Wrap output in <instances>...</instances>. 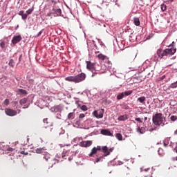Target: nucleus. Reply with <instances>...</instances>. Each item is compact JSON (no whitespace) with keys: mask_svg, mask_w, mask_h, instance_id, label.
<instances>
[{"mask_svg":"<svg viewBox=\"0 0 177 177\" xmlns=\"http://www.w3.org/2000/svg\"><path fill=\"white\" fill-rule=\"evenodd\" d=\"M176 53V48H166L162 50L161 48L158 49L156 54L155 55L154 60L156 62H160L161 59H165L169 56H172V55H175Z\"/></svg>","mask_w":177,"mask_h":177,"instance_id":"obj_1","label":"nucleus"},{"mask_svg":"<svg viewBox=\"0 0 177 177\" xmlns=\"http://www.w3.org/2000/svg\"><path fill=\"white\" fill-rule=\"evenodd\" d=\"M152 122L156 127H164L165 125V118L162 113H158L153 115Z\"/></svg>","mask_w":177,"mask_h":177,"instance_id":"obj_2","label":"nucleus"},{"mask_svg":"<svg viewBox=\"0 0 177 177\" xmlns=\"http://www.w3.org/2000/svg\"><path fill=\"white\" fill-rule=\"evenodd\" d=\"M35 151L37 154H41L44 160H46L47 162L50 161L52 159V155L48 153L44 148H37L36 149Z\"/></svg>","mask_w":177,"mask_h":177,"instance_id":"obj_3","label":"nucleus"},{"mask_svg":"<svg viewBox=\"0 0 177 177\" xmlns=\"http://www.w3.org/2000/svg\"><path fill=\"white\" fill-rule=\"evenodd\" d=\"M86 64L87 70L93 73L92 77H95L97 74V73H93V71H96V67H95V64L92 63L91 61H86Z\"/></svg>","mask_w":177,"mask_h":177,"instance_id":"obj_4","label":"nucleus"},{"mask_svg":"<svg viewBox=\"0 0 177 177\" xmlns=\"http://www.w3.org/2000/svg\"><path fill=\"white\" fill-rule=\"evenodd\" d=\"M85 78H86V75L84 73H82L75 76L76 84H78L79 82H82V81H85Z\"/></svg>","mask_w":177,"mask_h":177,"instance_id":"obj_5","label":"nucleus"},{"mask_svg":"<svg viewBox=\"0 0 177 177\" xmlns=\"http://www.w3.org/2000/svg\"><path fill=\"white\" fill-rule=\"evenodd\" d=\"M104 114V109H99L93 112V115L96 118H103Z\"/></svg>","mask_w":177,"mask_h":177,"instance_id":"obj_6","label":"nucleus"},{"mask_svg":"<svg viewBox=\"0 0 177 177\" xmlns=\"http://www.w3.org/2000/svg\"><path fill=\"white\" fill-rule=\"evenodd\" d=\"M132 92L133 91H127L123 93H120L117 95V100H121V99H124L125 96H129V95H131Z\"/></svg>","mask_w":177,"mask_h":177,"instance_id":"obj_7","label":"nucleus"},{"mask_svg":"<svg viewBox=\"0 0 177 177\" xmlns=\"http://www.w3.org/2000/svg\"><path fill=\"white\" fill-rule=\"evenodd\" d=\"M5 113L6 115H9V117H15V115H17V111H15L10 109H6Z\"/></svg>","mask_w":177,"mask_h":177,"instance_id":"obj_8","label":"nucleus"},{"mask_svg":"<svg viewBox=\"0 0 177 177\" xmlns=\"http://www.w3.org/2000/svg\"><path fill=\"white\" fill-rule=\"evenodd\" d=\"M21 39V35L14 36L12 39V44H13V45H16V44H19Z\"/></svg>","mask_w":177,"mask_h":177,"instance_id":"obj_9","label":"nucleus"},{"mask_svg":"<svg viewBox=\"0 0 177 177\" xmlns=\"http://www.w3.org/2000/svg\"><path fill=\"white\" fill-rule=\"evenodd\" d=\"M100 150H102V147L100 146H97V147H93L91 149V152L89 154V157H92L93 154H96V153H97V151H100Z\"/></svg>","mask_w":177,"mask_h":177,"instance_id":"obj_10","label":"nucleus"},{"mask_svg":"<svg viewBox=\"0 0 177 177\" xmlns=\"http://www.w3.org/2000/svg\"><path fill=\"white\" fill-rule=\"evenodd\" d=\"M102 152L104 153V157H107V156H110V152L109 151V148L107 147V146L102 147Z\"/></svg>","mask_w":177,"mask_h":177,"instance_id":"obj_11","label":"nucleus"},{"mask_svg":"<svg viewBox=\"0 0 177 177\" xmlns=\"http://www.w3.org/2000/svg\"><path fill=\"white\" fill-rule=\"evenodd\" d=\"M52 129H53L52 127L47 126V127H45L42 131H43V133H50V132H52Z\"/></svg>","mask_w":177,"mask_h":177,"instance_id":"obj_12","label":"nucleus"},{"mask_svg":"<svg viewBox=\"0 0 177 177\" xmlns=\"http://www.w3.org/2000/svg\"><path fill=\"white\" fill-rule=\"evenodd\" d=\"M102 135H105L106 136H111L113 134L111 132L107 129H102L101 130Z\"/></svg>","mask_w":177,"mask_h":177,"instance_id":"obj_13","label":"nucleus"},{"mask_svg":"<svg viewBox=\"0 0 177 177\" xmlns=\"http://www.w3.org/2000/svg\"><path fill=\"white\" fill-rule=\"evenodd\" d=\"M65 81H68L69 82H75L76 84L75 76H68L65 78Z\"/></svg>","mask_w":177,"mask_h":177,"instance_id":"obj_14","label":"nucleus"},{"mask_svg":"<svg viewBox=\"0 0 177 177\" xmlns=\"http://www.w3.org/2000/svg\"><path fill=\"white\" fill-rule=\"evenodd\" d=\"M129 118V116L128 115H123L118 117V121H127Z\"/></svg>","mask_w":177,"mask_h":177,"instance_id":"obj_15","label":"nucleus"},{"mask_svg":"<svg viewBox=\"0 0 177 177\" xmlns=\"http://www.w3.org/2000/svg\"><path fill=\"white\" fill-rule=\"evenodd\" d=\"M133 23L137 27L140 26V19L138 17H133Z\"/></svg>","mask_w":177,"mask_h":177,"instance_id":"obj_16","label":"nucleus"},{"mask_svg":"<svg viewBox=\"0 0 177 177\" xmlns=\"http://www.w3.org/2000/svg\"><path fill=\"white\" fill-rule=\"evenodd\" d=\"M19 16H21V19L23 20H26L27 19V14H24V10H21L18 12Z\"/></svg>","mask_w":177,"mask_h":177,"instance_id":"obj_17","label":"nucleus"},{"mask_svg":"<svg viewBox=\"0 0 177 177\" xmlns=\"http://www.w3.org/2000/svg\"><path fill=\"white\" fill-rule=\"evenodd\" d=\"M136 131L138 133L143 134L146 132V129L145 127H138Z\"/></svg>","mask_w":177,"mask_h":177,"instance_id":"obj_18","label":"nucleus"},{"mask_svg":"<svg viewBox=\"0 0 177 177\" xmlns=\"http://www.w3.org/2000/svg\"><path fill=\"white\" fill-rule=\"evenodd\" d=\"M138 102H140V103L145 104V102H146V97L143 96V97H138Z\"/></svg>","mask_w":177,"mask_h":177,"instance_id":"obj_19","label":"nucleus"},{"mask_svg":"<svg viewBox=\"0 0 177 177\" xmlns=\"http://www.w3.org/2000/svg\"><path fill=\"white\" fill-rule=\"evenodd\" d=\"M75 114L74 112L69 113L68 115V120H74Z\"/></svg>","mask_w":177,"mask_h":177,"instance_id":"obj_20","label":"nucleus"},{"mask_svg":"<svg viewBox=\"0 0 177 177\" xmlns=\"http://www.w3.org/2000/svg\"><path fill=\"white\" fill-rule=\"evenodd\" d=\"M27 102H28V100L27 98H23L21 99L20 101H19V104L21 105H23V104H26V103H27Z\"/></svg>","mask_w":177,"mask_h":177,"instance_id":"obj_21","label":"nucleus"},{"mask_svg":"<svg viewBox=\"0 0 177 177\" xmlns=\"http://www.w3.org/2000/svg\"><path fill=\"white\" fill-rule=\"evenodd\" d=\"M32 12H34V7H32V8L28 9L26 11V13L25 15H27V17H28V15H31L32 13Z\"/></svg>","mask_w":177,"mask_h":177,"instance_id":"obj_22","label":"nucleus"},{"mask_svg":"<svg viewBox=\"0 0 177 177\" xmlns=\"http://www.w3.org/2000/svg\"><path fill=\"white\" fill-rule=\"evenodd\" d=\"M0 47L1 48V49H5V48H6V44L5 43L4 41L1 40V43H0Z\"/></svg>","mask_w":177,"mask_h":177,"instance_id":"obj_23","label":"nucleus"},{"mask_svg":"<svg viewBox=\"0 0 177 177\" xmlns=\"http://www.w3.org/2000/svg\"><path fill=\"white\" fill-rule=\"evenodd\" d=\"M116 139H118V140H122V135L120 133H116L115 135Z\"/></svg>","mask_w":177,"mask_h":177,"instance_id":"obj_24","label":"nucleus"},{"mask_svg":"<svg viewBox=\"0 0 177 177\" xmlns=\"http://www.w3.org/2000/svg\"><path fill=\"white\" fill-rule=\"evenodd\" d=\"M54 12H55L57 16H60L62 15V10L60 8L55 10L53 9Z\"/></svg>","mask_w":177,"mask_h":177,"instance_id":"obj_25","label":"nucleus"},{"mask_svg":"<svg viewBox=\"0 0 177 177\" xmlns=\"http://www.w3.org/2000/svg\"><path fill=\"white\" fill-rule=\"evenodd\" d=\"M8 65L10 66V67H12L13 68V67H15V60H13L12 59H10Z\"/></svg>","mask_w":177,"mask_h":177,"instance_id":"obj_26","label":"nucleus"},{"mask_svg":"<svg viewBox=\"0 0 177 177\" xmlns=\"http://www.w3.org/2000/svg\"><path fill=\"white\" fill-rule=\"evenodd\" d=\"M98 59H100V60H104V59H106V56L104 55L103 54H99L97 55Z\"/></svg>","mask_w":177,"mask_h":177,"instance_id":"obj_27","label":"nucleus"},{"mask_svg":"<svg viewBox=\"0 0 177 177\" xmlns=\"http://www.w3.org/2000/svg\"><path fill=\"white\" fill-rule=\"evenodd\" d=\"M169 87L172 88L173 89H175V88H177V81L174 83L171 84Z\"/></svg>","mask_w":177,"mask_h":177,"instance_id":"obj_28","label":"nucleus"},{"mask_svg":"<svg viewBox=\"0 0 177 177\" xmlns=\"http://www.w3.org/2000/svg\"><path fill=\"white\" fill-rule=\"evenodd\" d=\"M19 92H20V93H21V95H27V91L24 90V89H18Z\"/></svg>","mask_w":177,"mask_h":177,"instance_id":"obj_29","label":"nucleus"},{"mask_svg":"<svg viewBox=\"0 0 177 177\" xmlns=\"http://www.w3.org/2000/svg\"><path fill=\"white\" fill-rule=\"evenodd\" d=\"M170 120L173 122H175V121H177V115H171L170 117Z\"/></svg>","mask_w":177,"mask_h":177,"instance_id":"obj_30","label":"nucleus"},{"mask_svg":"<svg viewBox=\"0 0 177 177\" xmlns=\"http://www.w3.org/2000/svg\"><path fill=\"white\" fill-rule=\"evenodd\" d=\"M89 146H92V141L91 140L86 141V147H89Z\"/></svg>","mask_w":177,"mask_h":177,"instance_id":"obj_31","label":"nucleus"},{"mask_svg":"<svg viewBox=\"0 0 177 177\" xmlns=\"http://www.w3.org/2000/svg\"><path fill=\"white\" fill-rule=\"evenodd\" d=\"M161 10H162V12H165V10H167V5L162 4L161 5Z\"/></svg>","mask_w":177,"mask_h":177,"instance_id":"obj_32","label":"nucleus"},{"mask_svg":"<svg viewBox=\"0 0 177 177\" xmlns=\"http://www.w3.org/2000/svg\"><path fill=\"white\" fill-rule=\"evenodd\" d=\"M9 103H10L9 99H6V100L3 101V104H4L5 106H8V105H9Z\"/></svg>","mask_w":177,"mask_h":177,"instance_id":"obj_33","label":"nucleus"},{"mask_svg":"<svg viewBox=\"0 0 177 177\" xmlns=\"http://www.w3.org/2000/svg\"><path fill=\"white\" fill-rule=\"evenodd\" d=\"M80 146L82 147H86V141H83L80 142Z\"/></svg>","mask_w":177,"mask_h":177,"instance_id":"obj_34","label":"nucleus"},{"mask_svg":"<svg viewBox=\"0 0 177 177\" xmlns=\"http://www.w3.org/2000/svg\"><path fill=\"white\" fill-rule=\"evenodd\" d=\"M103 158H104V156H101V157H100V158H97L96 159L95 162H100V161H103Z\"/></svg>","mask_w":177,"mask_h":177,"instance_id":"obj_35","label":"nucleus"},{"mask_svg":"<svg viewBox=\"0 0 177 177\" xmlns=\"http://www.w3.org/2000/svg\"><path fill=\"white\" fill-rule=\"evenodd\" d=\"M81 110H82L83 111H86V110H88V107L86 106V105H83L81 107Z\"/></svg>","mask_w":177,"mask_h":177,"instance_id":"obj_36","label":"nucleus"},{"mask_svg":"<svg viewBox=\"0 0 177 177\" xmlns=\"http://www.w3.org/2000/svg\"><path fill=\"white\" fill-rule=\"evenodd\" d=\"M135 120H136V121H138V122H140V123L143 122V119H142V118H136Z\"/></svg>","mask_w":177,"mask_h":177,"instance_id":"obj_37","label":"nucleus"},{"mask_svg":"<svg viewBox=\"0 0 177 177\" xmlns=\"http://www.w3.org/2000/svg\"><path fill=\"white\" fill-rule=\"evenodd\" d=\"M21 154H24L25 156L28 155V152H26L24 151H21Z\"/></svg>","mask_w":177,"mask_h":177,"instance_id":"obj_38","label":"nucleus"},{"mask_svg":"<svg viewBox=\"0 0 177 177\" xmlns=\"http://www.w3.org/2000/svg\"><path fill=\"white\" fill-rule=\"evenodd\" d=\"M85 117V114L81 113L79 116V118H84Z\"/></svg>","mask_w":177,"mask_h":177,"instance_id":"obj_39","label":"nucleus"},{"mask_svg":"<svg viewBox=\"0 0 177 177\" xmlns=\"http://www.w3.org/2000/svg\"><path fill=\"white\" fill-rule=\"evenodd\" d=\"M28 82H29V84H34V80L33 79H30L28 80Z\"/></svg>","mask_w":177,"mask_h":177,"instance_id":"obj_40","label":"nucleus"},{"mask_svg":"<svg viewBox=\"0 0 177 177\" xmlns=\"http://www.w3.org/2000/svg\"><path fill=\"white\" fill-rule=\"evenodd\" d=\"M106 63L108 64V67H111V62L108 61Z\"/></svg>","mask_w":177,"mask_h":177,"instance_id":"obj_41","label":"nucleus"},{"mask_svg":"<svg viewBox=\"0 0 177 177\" xmlns=\"http://www.w3.org/2000/svg\"><path fill=\"white\" fill-rule=\"evenodd\" d=\"M43 122H44V124H48V118L44 119Z\"/></svg>","mask_w":177,"mask_h":177,"instance_id":"obj_42","label":"nucleus"},{"mask_svg":"<svg viewBox=\"0 0 177 177\" xmlns=\"http://www.w3.org/2000/svg\"><path fill=\"white\" fill-rule=\"evenodd\" d=\"M171 161H177V156L171 158Z\"/></svg>","mask_w":177,"mask_h":177,"instance_id":"obj_43","label":"nucleus"},{"mask_svg":"<svg viewBox=\"0 0 177 177\" xmlns=\"http://www.w3.org/2000/svg\"><path fill=\"white\" fill-rule=\"evenodd\" d=\"M41 34H42V30L38 32L37 37H41Z\"/></svg>","mask_w":177,"mask_h":177,"instance_id":"obj_44","label":"nucleus"},{"mask_svg":"<svg viewBox=\"0 0 177 177\" xmlns=\"http://www.w3.org/2000/svg\"><path fill=\"white\" fill-rule=\"evenodd\" d=\"M66 156H68V155L67 154H64V153L62 154V158H64V157H66Z\"/></svg>","mask_w":177,"mask_h":177,"instance_id":"obj_45","label":"nucleus"},{"mask_svg":"<svg viewBox=\"0 0 177 177\" xmlns=\"http://www.w3.org/2000/svg\"><path fill=\"white\" fill-rule=\"evenodd\" d=\"M47 16H48V17H50V16H52V12H48V13L47 14Z\"/></svg>","mask_w":177,"mask_h":177,"instance_id":"obj_46","label":"nucleus"},{"mask_svg":"<svg viewBox=\"0 0 177 177\" xmlns=\"http://www.w3.org/2000/svg\"><path fill=\"white\" fill-rule=\"evenodd\" d=\"M174 44H175V41H173L169 46H174Z\"/></svg>","mask_w":177,"mask_h":177,"instance_id":"obj_47","label":"nucleus"},{"mask_svg":"<svg viewBox=\"0 0 177 177\" xmlns=\"http://www.w3.org/2000/svg\"><path fill=\"white\" fill-rule=\"evenodd\" d=\"M8 151H13V148H9Z\"/></svg>","mask_w":177,"mask_h":177,"instance_id":"obj_48","label":"nucleus"},{"mask_svg":"<svg viewBox=\"0 0 177 177\" xmlns=\"http://www.w3.org/2000/svg\"><path fill=\"white\" fill-rule=\"evenodd\" d=\"M113 150H114V149H113V148H111V149H109V153H110V152H111V151H113Z\"/></svg>","mask_w":177,"mask_h":177,"instance_id":"obj_49","label":"nucleus"},{"mask_svg":"<svg viewBox=\"0 0 177 177\" xmlns=\"http://www.w3.org/2000/svg\"><path fill=\"white\" fill-rule=\"evenodd\" d=\"M145 171H150V168L145 169Z\"/></svg>","mask_w":177,"mask_h":177,"instance_id":"obj_50","label":"nucleus"},{"mask_svg":"<svg viewBox=\"0 0 177 177\" xmlns=\"http://www.w3.org/2000/svg\"><path fill=\"white\" fill-rule=\"evenodd\" d=\"M144 120L145 121H147V117H145Z\"/></svg>","mask_w":177,"mask_h":177,"instance_id":"obj_51","label":"nucleus"},{"mask_svg":"<svg viewBox=\"0 0 177 177\" xmlns=\"http://www.w3.org/2000/svg\"><path fill=\"white\" fill-rule=\"evenodd\" d=\"M79 103H80L79 101H76V102H75V104H79Z\"/></svg>","mask_w":177,"mask_h":177,"instance_id":"obj_52","label":"nucleus"},{"mask_svg":"<svg viewBox=\"0 0 177 177\" xmlns=\"http://www.w3.org/2000/svg\"><path fill=\"white\" fill-rule=\"evenodd\" d=\"M28 106H24V109H28Z\"/></svg>","mask_w":177,"mask_h":177,"instance_id":"obj_53","label":"nucleus"},{"mask_svg":"<svg viewBox=\"0 0 177 177\" xmlns=\"http://www.w3.org/2000/svg\"><path fill=\"white\" fill-rule=\"evenodd\" d=\"M161 150H162V149H159V150H158V153H160V151H161Z\"/></svg>","mask_w":177,"mask_h":177,"instance_id":"obj_54","label":"nucleus"},{"mask_svg":"<svg viewBox=\"0 0 177 177\" xmlns=\"http://www.w3.org/2000/svg\"><path fill=\"white\" fill-rule=\"evenodd\" d=\"M170 1V2H174V0H169Z\"/></svg>","mask_w":177,"mask_h":177,"instance_id":"obj_55","label":"nucleus"},{"mask_svg":"<svg viewBox=\"0 0 177 177\" xmlns=\"http://www.w3.org/2000/svg\"><path fill=\"white\" fill-rule=\"evenodd\" d=\"M20 59H21V55H20V57H19V60H20Z\"/></svg>","mask_w":177,"mask_h":177,"instance_id":"obj_56","label":"nucleus"},{"mask_svg":"<svg viewBox=\"0 0 177 177\" xmlns=\"http://www.w3.org/2000/svg\"><path fill=\"white\" fill-rule=\"evenodd\" d=\"M163 78H165V75L162 76Z\"/></svg>","mask_w":177,"mask_h":177,"instance_id":"obj_57","label":"nucleus"},{"mask_svg":"<svg viewBox=\"0 0 177 177\" xmlns=\"http://www.w3.org/2000/svg\"><path fill=\"white\" fill-rule=\"evenodd\" d=\"M142 171H143L142 169H141V172H142Z\"/></svg>","mask_w":177,"mask_h":177,"instance_id":"obj_58","label":"nucleus"},{"mask_svg":"<svg viewBox=\"0 0 177 177\" xmlns=\"http://www.w3.org/2000/svg\"><path fill=\"white\" fill-rule=\"evenodd\" d=\"M57 162H59V160H57Z\"/></svg>","mask_w":177,"mask_h":177,"instance_id":"obj_59","label":"nucleus"}]
</instances>
